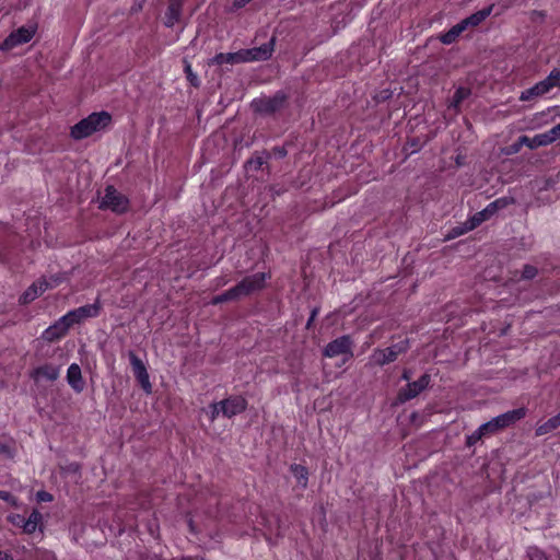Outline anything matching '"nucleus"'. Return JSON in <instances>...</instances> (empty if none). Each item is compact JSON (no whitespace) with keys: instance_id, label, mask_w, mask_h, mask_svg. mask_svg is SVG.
Segmentation results:
<instances>
[{"instance_id":"f257e3e1","label":"nucleus","mask_w":560,"mask_h":560,"mask_svg":"<svg viewBox=\"0 0 560 560\" xmlns=\"http://www.w3.org/2000/svg\"><path fill=\"white\" fill-rule=\"evenodd\" d=\"M112 117L106 112L93 113L86 118L77 122L70 131V135L75 140H82L90 137L96 131L104 129L109 125Z\"/></svg>"},{"instance_id":"f03ea898","label":"nucleus","mask_w":560,"mask_h":560,"mask_svg":"<svg viewBox=\"0 0 560 560\" xmlns=\"http://www.w3.org/2000/svg\"><path fill=\"white\" fill-rule=\"evenodd\" d=\"M410 348L408 339L400 340L385 349H374L370 355V364L384 366L392 362H395L400 354L406 353Z\"/></svg>"},{"instance_id":"7ed1b4c3","label":"nucleus","mask_w":560,"mask_h":560,"mask_svg":"<svg viewBox=\"0 0 560 560\" xmlns=\"http://www.w3.org/2000/svg\"><path fill=\"white\" fill-rule=\"evenodd\" d=\"M525 415L526 411L524 408H517L506 411L502 415L492 418L488 422L481 424L482 430H485L488 435L494 434L498 431L508 428L515 423L516 421L521 420L522 418L525 417Z\"/></svg>"},{"instance_id":"20e7f679","label":"nucleus","mask_w":560,"mask_h":560,"mask_svg":"<svg viewBox=\"0 0 560 560\" xmlns=\"http://www.w3.org/2000/svg\"><path fill=\"white\" fill-rule=\"evenodd\" d=\"M128 203L129 201L127 197L119 192L115 187L107 186L101 200L100 208L109 209L116 213H122L127 210Z\"/></svg>"},{"instance_id":"39448f33","label":"nucleus","mask_w":560,"mask_h":560,"mask_svg":"<svg viewBox=\"0 0 560 560\" xmlns=\"http://www.w3.org/2000/svg\"><path fill=\"white\" fill-rule=\"evenodd\" d=\"M287 96L283 92L279 91L270 97H259L252 102V107L255 112L270 115L281 109L285 103Z\"/></svg>"},{"instance_id":"423d86ee","label":"nucleus","mask_w":560,"mask_h":560,"mask_svg":"<svg viewBox=\"0 0 560 560\" xmlns=\"http://www.w3.org/2000/svg\"><path fill=\"white\" fill-rule=\"evenodd\" d=\"M267 278H269V275L265 272H257L245 277L241 282L234 285L240 299L261 290L265 287Z\"/></svg>"},{"instance_id":"0eeeda50","label":"nucleus","mask_w":560,"mask_h":560,"mask_svg":"<svg viewBox=\"0 0 560 560\" xmlns=\"http://www.w3.org/2000/svg\"><path fill=\"white\" fill-rule=\"evenodd\" d=\"M101 305L96 301L93 304H86L75 310L69 311L63 315V319L71 326L79 324L86 318L96 317L100 314Z\"/></svg>"},{"instance_id":"6e6552de","label":"nucleus","mask_w":560,"mask_h":560,"mask_svg":"<svg viewBox=\"0 0 560 560\" xmlns=\"http://www.w3.org/2000/svg\"><path fill=\"white\" fill-rule=\"evenodd\" d=\"M130 364L132 366L133 375L138 383L140 384L141 388L147 393H152V384L150 382V376L147 371V368L142 360L133 352L129 351L128 353Z\"/></svg>"},{"instance_id":"1a4fd4ad","label":"nucleus","mask_w":560,"mask_h":560,"mask_svg":"<svg viewBox=\"0 0 560 560\" xmlns=\"http://www.w3.org/2000/svg\"><path fill=\"white\" fill-rule=\"evenodd\" d=\"M431 376L429 374H423L419 377V380L415 382H409L405 387L400 388L398 392L397 399L400 402H406L412 398H416L420 393H422L430 384Z\"/></svg>"},{"instance_id":"9d476101","label":"nucleus","mask_w":560,"mask_h":560,"mask_svg":"<svg viewBox=\"0 0 560 560\" xmlns=\"http://www.w3.org/2000/svg\"><path fill=\"white\" fill-rule=\"evenodd\" d=\"M275 40L276 38L272 37L268 43H265L259 47L241 49L243 62L268 60L273 52Z\"/></svg>"},{"instance_id":"9b49d317","label":"nucleus","mask_w":560,"mask_h":560,"mask_svg":"<svg viewBox=\"0 0 560 560\" xmlns=\"http://www.w3.org/2000/svg\"><path fill=\"white\" fill-rule=\"evenodd\" d=\"M35 34L34 27L22 26L12 32L0 45L1 50H11L12 48L22 44L28 43Z\"/></svg>"},{"instance_id":"f8f14e48","label":"nucleus","mask_w":560,"mask_h":560,"mask_svg":"<svg viewBox=\"0 0 560 560\" xmlns=\"http://www.w3.org/2000/svg\"><path fill=\"white\" fill-rule=\"evenodd\" d=\"M352 340L349 336H341L330 341L324 349V355L335 358L340 354L351 353Z\"/></svg>"},{"instance_id":"ddd939ff","label":"nucleus","mask_w":560,"mask_h":560,"mask_svg":"<svg viewBox=\"0 0 560 560\" xmlns=\"http://www.w3.org/2000/svg\"><path fill=\"white\" fill-rule=\"evenodd\" d=\"M247 407V401L242 396H231L226 399L221 400L222 416L225 418H232L236 415L242 413Z\"/></svg>"},{"instance_id":"4468645a","label":"nucleus","mask_w":560,"mask_h":560,"mask_svg":"<svg viewBox=\"0 0 560 560\" xmlns=\"http://www.w3.org/2000/svg\"><path fill=\"white\" fill-rule=\"evenodd\" d=\"M553 88L552 81H550V77L548 75L546 79L537 82L534 86L524 90L520 95V100L526 102L540 97L549 93Z\"/></svg>"},{"instance_id":"2eb2a0df","label":"nucleus","mask_w":560,"mask_h":560,"mask_svg":"<svg viewBox=\"0 0 560 560\" xmlns=\"http://www.w3.org/2000/svg\"><path fill=\"white\" fill-rule=\"evenodd\" d=\"M70 328V325L61 316L55 324L49 326L43 331L42 338L45 341L54 342L65 337Z\"/></svg>"},{"instance_id":"dca6fc26","label":"nucleus","mask_w":560,"mask_h":560,"mask_svg":"<svg viewBox=\"0 0 560 560\" xmlns=\"http://www.w3.org/2000/svg\"><path fill=\"white\" fill-rule=\"evenodd\" d=\"M185 0H170L168 5L164 16V25L166 27H174L176 23L180 22L183 7Z\"/></svg>"},{"instance_id":"f3484780","label":"nucleus","mask_w":560,"mask_h":560,"mask_svg":"<svg viewBox=\"0 0 560 560\" xmlns=\"http://www.w3.org/2000/svg\"><path fill=\"white\" fill-rule=\"evenodd\" d=\"M67 382L75 393L83 392L85 382L82 377L81 368L77 363H72L67 371Z\"/></svg>"},{"instance_id":"a211bd4d","label":"nucleus","mask_w":560,"mask_h":560,"mask_svg":"<svg viewBox=\"0 0 560 560\" xmlns=\"http://www.w3.org/2000/svg\"><path fill=\"white\" fill-rule=\"evenodd\" d=\"M60 375V368L55 366L52 364H45L42 366H38L32 372V377L34 380L45 378L47 381L54 382L56 381Z\"/></svg>"},{"instance_id":"6ab92c4d","label":"nucleus","mask_w":560,"mask_h":560,"mask_svg":"<svg viewBox=\"0 0 560 560\" xmlns=\"http://www.w3.org/2000/svg\"><path fill=\"white\" fill-rule=\"evenodd\" d=\"M18 518L23 523V530L27 534H32L40 524L42 514L37 510H33L27 518L21 515H18Z\"/></svg>"},{"instance_id":"aec40b11","label":"nucleus","mask_w":560,"mask_h":560,"mask_svg":"<svg viewBox=\"0 0 560 560\" xmlns=\"http://www.w3.org/2000/svg\"><path fill=\"white\" fill-rule=\"evenodd\" d=\"M491 11H492V5L485 8L482 10L469 15L468 18L462 20V23L465 25V28H467L469 26H471V27L477 26L491 14Z\"/></svg>"},{"instance_id":"412c9836","label":"nucleus","mask_w":560,"mask_h":560,"mask_svg":"<svg viewBox=\"0 0 560 560\" xmlns=\"http://www.w3.org/2000/svg\"><path fill=\"white\" fill-rule=\"evenodd\" d=\"M560 427V412L536 428V435H546Z\"/></svg>"},{"instance_id":"4be33fe9","label":"nucleus","mask_w":560,"mask_h":560,"mask_svg":"<svg viewBox=\"0 0 560 560\" xmlns=\"http://www.w3.org/2000/svg\"><path fill=\"white\" fill-rule=\"evenodd\" d=\"M547 140L548 139L545 138L544 133H538V135L534 136L533 138H529L527 136H521L518 138V143L524 144V145L528 147L529 149L534 150L539 147L548 145Z\"/></svg>"},{"instance_id":"5701e85b","label":"nucleus","mask_w":560,"mask_h":560,"mask_svg":"<svg viewBox=\"0 0 560 560\" xmlns=\"http://www.w3.org/2000/svg\"><path fill=\"white\" fill-rule=\"evenodd\" d=\"M290 470L294 478L296 479L298 485L305 489L307 487L308 481V470L306 467L299 465V464H292L290 466Z\"/></svg>"},{"instance_id":"b1692460","label":"nucleus","mask_w":560,"mask_h":560,"mask_svg":"<svg viewBox=\"0 0 560 560\" xmlns=\"http://www.w3.org/2000/svg\"><path fill=\"white\" fill-rule=\"evenodd\" d=\"M465 30V25L460 21L451 27L446 33L442 34L440 36V40L445 45H450L454 43Z\"/></svg>"},{"instance_id":"393cba45","label":"nucleus","mask_w":560,"mask_h":560,"mask_svg":"<svg viewBox=\"0 0 560 560\" xmlns=\"http://www.w3.org/2000/svg\"><path fill=\"white\" fill-rule=\"evenodd\" d=\"M213 61L217 65L242 63L243 62L242 52H241V50H238L236 52H228V54L221 52V54L215 55V57L213 58Z\"/></svg>"},{"instance_id":"a878e982","label":"nucleus","mask_w":560,"mask_h":560,"mask_svg":"<svg viewBox=\"0 0 560 560\" xmlns=\"http://www.w3.org/2000/svg\"><path fill=\"white\" fill-rule=\"evenodd\" d=\"M493 215H494V212L488 205L483 210L475 213L471 218H469L470 226H474L476 229L482 222L491 219Z\"/></svg>"},{"instance_id":"bb28decb","label":"nucleus","mask_w":560,"mask_h":560,"mask_svg":"<svg viewBox=\"0 0 560 560\" xmlns=\"http://www.w3.org/2000/svg\"><path fill=\"white\" fill-rule=\"evenodd\" d=\"M236 300H240V296H238L235 288L233 287V288L226 290L225 292H223L219 295H215L212 299L211 304L217 305V304L225 303L229 301H236Z\"/></svg>"},{"instance_id":"cd10ccee","label":"nucleus","mask_w":560,"mask_h":560,"mask_svg":"<svg viewBox=\"0 0 560 560\" xmlns=\"http://www.w3.org/2000/svg\"><path fill=\"white\" fill-rule=\"evenodd\" d=\"M40 292L38 291V289L36 288V285L34 283H32L24 292L23 294L20 296L19 299V302L20 304H23V305H26L31 302H33L35 299H37L38 296H40Z\"/></svg>"},{"instance_id":"c85d7f7f","label":"nucleus","mask_w":560,"mask_h":560,"mask_svg":"<svg viewBox=\"0 0 560 560\" xmlns=\"http://www.w3.org/2000/svg\"><path fill=\"white\" fill-rule=\"evenodd\" d=\"M514 202H515V200L513 197H501V198H498L494 201L490 202L489 207L492 209V211L495 214L499 210H502V209L509 207L510 205H513Z\"/></svg>"},{"instance_id":"c756f323","label":"nucleus","mask_w":560,"mask_h":560,"mask_svg":"<svg viewBox=\"0 0 560 560\" xmlns=\"http://www.w3.org/2000/svg\"><path fill=\"white\" fill-rule=\"evenodd\" d=\"M268 154H265V153H256L253 158H250L247 162H246V165L250 168V170H254V171H258L261 168V166L266 163V159H267Z\"/></svg>"},{"instance_id":"7c9ffc66","label":"nucleus","mask_w":560,"mask_h":560,"mask_svg":"<svg viewBox=\"0 0 560 560\" xmlns=\"http://www.w3.org/2000/svg\"><path fill=\"white\" fill-rule=\"evenodd\" d=\"M469 95V90L468 89H465V88H458L453 97H452V101H451V104L450 106L451 107H454V108H457L460 103Z\"/></svg>"},{"instance_id":"2f4dec72","label":"nucleus","mask_w":560,"mask_h":560,"mask_svg":"<svg viewBox=\"0 0 560 560\" xmlns=\"http://www.w3.org/2000/svg\"><path fill=\"white\" fill-rule=\"evenodd\" d=\"M474 229H475L474 226H470V221L468 219L462 225L453 228L452 231L450 232V234L447 235V238H454V237L460 236L469 231H472Z\"/></svg>"},{"instance_id":"473e14b6","label":"nucleus","mask_w":560,"mask_h":560,"mask_svg":"<svg viewBox=\"0 0 560 560\" xmlns=\"http://www.w3.org/2000/svg\"><path fill=\"white\" fill-rule=\"evenodd\" d=\"M488 435L485 430H482V425H480L477 430H475L471 434L467 435L466 445L472 446L478 443L483 436Z\"/></svg>"},{"instance_id":"72a5a7b5","label":"nucleus","mask_w":560,"mask_h":560,"mask_svg":"<svg viewBox=\"0 0 560 560\" xmlns=\"http://www.w3.org/2000/svg\"><path fill=\"white\" fill-rule=\"evenodd\" d=\"M206 413L208 415L209 417V420L211 422H214V420L220 416L222 415V410H221V401L219 402H213L209 406V410L206 411Z\"/></svg>"},{"instance_id":"f704fd0d","label":"nucleus","mask_w":560,"mask_h":560,"mask_svg":"<svg viewBox=\"0 0 560 560\" xmlns=\"http://www.w3.org/2000/svg\"><path fill=\"white\" fill-rule=\"evenodd\" d=\"M185 73L187 77V80L190 82V84L195 88H198L200 84V81L196 73L192 72L191 65L189 62H185Z\"/></svg>"},{"instance_id":"c9c22d12","label":"nucleus","mask_w":560,"mask_h":560,"mask_svg":"<svg viewBox=\"0 0 560 560\" xmlns=\"http://www.w3.org/2000/svg\"><path fill=\"white\" fill-rule=\"evenodd\" d=\"M545 138H547V143L551 144L555 142L558 138H560V124L553 126L548 131L544 132Z\"/></svg>"},{"instance_id":"e433bc0d","label":"nucleus","mask_w":560,"mask_h":560,"mask_svg":"<svg viewBox=\"0 0 560 560\" xmlns=\"http://www.w3.org/2000/svg\"><path fill=\"white\" fill-rule=\"evenodd\" d=\"M538 273V269L533 265H525L523 267L522 276L521 278L523 280H532L534 279Z\"/></svg>"},{"instance_id":"4c0bfd02","label":"nucleus","mask_w":560,"mask_h":560,"mask_svg":"<svg viewBox=\"0 0 560 560\" xmlns=\"http://www.w3.org/2000/svg\"><path fill=\"white\" fill-rule=\"evenodd\" d=\"M527 553L530 560H548L545 553L536 547L529 548Z\"/></svg>"},{"instance_id":"58836bf2","label":"nucleus","mask_w":560,"mask_h":560,"mask_svg":"<svg viewBox=\"0 0 560 560\" xmlns=\"http://www.w3.org/2000/svg\"><path fill=\"white\" fill-rule=\"evenodd\" d=\"M36 288L38 289V291L40 292V294H43L45 291H47L48 289H52L54 288V284H51L48 280L46 279H39L35 282H33Z\"/></svg>"},{"instance_id":"ea45409f","label":"nucleus","mask_w":560,"mask_h":560,"mask_svg":"<svg viewBox=\"0 0 560 560\" xmlns=\"http://www.w3.org/2000/svg\"><path fill=\"white\" fill-rule=\"evenodd\" d=\"M550 81L555 88H560V68H555L549 73Z\"/></svg>"},{"instance_id":"a19ab883","label":"nucleus","mask_w":560,"mask_h":560,"mask_svg":"<svg viewBox=\"0 0 560 560\" xmlns=\"http://www.w3.org/2000/svg\"><path fill=\"white\" fill-rule=\"evenodd\" d=\"M0 499L11 503L15 504L16 499L8 491L0 490Z\"/></svg>"},{"instance_id":"79ce46f5","label":"nucleus","mask_w":560,"mask_h":560,"mask_svg":"<svg viewBox=\"0 0 560 560\" xmlns=\"http://www.w3.org/2000/svg\"><path fill=\"white\" fill-rule=\"evenodd\" d=\"M37 499H38V501H42V502H49L52 500V495L46 491H38Z\"/></svg>"},{"instance_id":"37998d69","label":"nucleus","mask_w":560,"mask_h":560,"mask_svg":"<svg viewBox=\"0 0 560 560\" xmlns=\"http://www.w3.org/2000/svg\"><path fill=\"white\" fill-rule=\"evenodd\" d=\"M145 0H133V4L131 7L132 12H139L142 10Z\"/></svg>"},{"instance_id":"c03bdc74","label":"nucleus","mask_w":560,"mask_h":560,"mask_svg":"<svg viewBox=\"0 0 560 560\" xmlns=\"http://www.w3.org/2000/svg\"><path fill=\"white\" fill-rule=\"evenodd\" d=\"M48 281L51 284H54V288H55L63 281V276H61V275L51 276Z\"/></svg>"},{"instance_id":"a18cd8bd","label":"nucleus","mask_w":560,"mask_h":560,"mask_svg":"<svg viewBox=\"0 0 560 560\" xmlns=\"http://www.w3.org/2000/svg\"><path fill=\"white\" fill-rule=\"evenodd\" d=\"M317 314H318V310H317V308H314V310L312 311V313H311V316H310V318H308L307 323H306V327H307V328H310V327H311V325H312V323L314 322V319L316 318Z\"/></svg>"},{"instance_id":"49530a36","label":"nucleus","mask_w":560,"mask_h":560,"mask_svg":"<svg viewBox=\"0 0 560 560\" xmlns=\"http://www.w3.org/2000/svg\"><path fill=\"white\" fill-rule=\"evenodd\" d=\"M401 378L409 383V381L411 378V371L410 370H404V372L401 374Z\"/></svg>"},{"instance_id":"de8ad7c7","label":"nucleus","mask_w":560,"mask_h":560,"mask_svg":"<svg viewBox=\"0 0 560 560\" xmlns=\"http://www.w3.org/2000/svg\"><path fill=\"white\" fill-rule=\"evenodd\" d=\"M522 145H523V144H520V143H518V141H517L516 143H514V144L512 145L513 151H514V152H518V150H520V148H521Z\"/></svg>"},{"instance_id":"09e8293b","label":"nucleus","mask_w":560,"mask_h":560,"mask_svg":"<svg viewBox=\"0 0 560 560\" xmlns=\"http://www.w3.org/2000/svg\"><path fill=\"white\" fill-rule=\"evenodd\" d=\"M217 281H218V285H223V284L228 283V280H224L223 278H218Z\"/></svg>"},{"instance_id":"8fccbe9b","label":"nucleus","mask_w":560,"mask_h":560,"mask_svg":"<svg viewBox=\"0 0 560 560\" xmlns=\"http://www.w3.org/2000/svg\"><path fill=\"white\" fill-rule=\"evenodd\" d=\"M13 523L15 525H21L23 527V523L21 522V520L18 518V515L13 517Z\"/></svg>"},{"instance_id":"3c124183","label":"nucleus","mask_w":560,"mask_h":560,"mask_svg":"<svg viewBox=\"0 0 560 560\" xmlns=\"http://www.w3.org/2000/svg\"><path fill=\"white\" fill-rule=\"evenodd\" d=\"M279 155L280 156H284L285 155V151L284 150H279Z\"/></svg>"},{"instance_id":"603ef678","label":"nucleus","mask_w":560,"mask_h":560,"mask_svg":"<svg viewBox=\"0 0 560 560\" xmlns=\"http://www.w3.org/2000/svg\"><path fill=\"white\" fill-rule=\"evenodd\" d=\"M0 560H2V552L0 551Z\"/></svg>"}]
</instances>
